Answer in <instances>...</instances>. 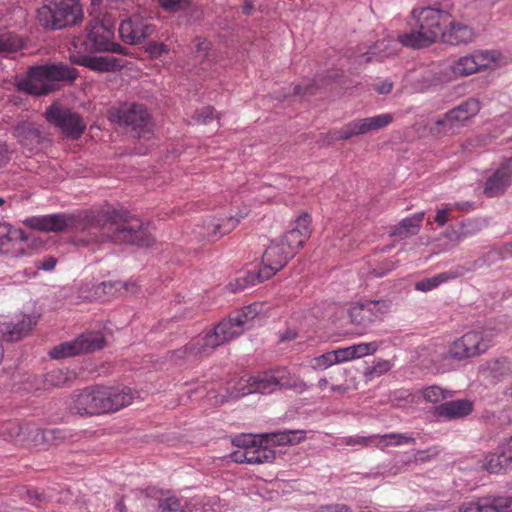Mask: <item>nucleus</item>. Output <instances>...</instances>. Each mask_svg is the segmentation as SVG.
<instances>
[{
    "instance_id": "22",
    "label": "nucleus",
    "mask_w": 512,
    "mask_h": 512,
    "mask_svg": "<svg viewBox=\"0 0 512 512\" xmlns=\"http://www.w3.org/2000/svg\"><path fill=\"white\" fill-rule=\"evenodd\" d=\"M424 219V212H419L407 217L391 228L390 235L399 239H406L418 234L421 223Z\"/></svg>"
},
{
    "instance_id": "31",
    "label": "nucleus",
    "mask_w": 512,
    "mask_h": 512,
    "mask_svg": "<svg viewBox=\"0 0 512 512\" xmlns=\"http://www.w3.org/2000/svg\"><path fill=\"white\" fill-rule=\"evenodd\" d=\"M450 69L455 77H465L479 71L473 54L460 57L458 60L453 62Z\"/></svg>"
},
{
    "instance_id": "32",
    "label": "nucleus",
    "mask_w": 512,
    "mask_h": 512,
    "mask_svg": "<svg viewBox=\"0 0 512 512\" xmlns=\"http://www.w3.org/2000/svg\"><path fill=\"white\" fill-rule=\"evenodd\" d=\"M203 354V347L201 346V340H192L183 347L174 350L171 353L170 358L176 363L182 360H186L190 357H196Z\"/></svg>"
},
{
    "instance_id": "35",
    "label": "nucleus",
    "mask_w": 512,
    "mask_h": 512,
    "mask_svg": "<svg viewBox=\"0 0 512 512\" xmlns=\"http://www.w3.org/2000/svg\"><path fill=\"white\" fill-rule=\"evenodd\" d=\"M459 276L457 272H443L437 275H434L430 278H425L418 281L415 284V289L418 291L427 292L439 286L441 283H444L450 279H455Z\"/></svg>"
},
{
    "instance_id": "14",
    "label": "nucleus",
    "mask_w": 512,
    "mask_h": 512,
    "mask_svg": "<svg viewBox=\"0 0 512 512\" xmlns=\"http://www.w3.org/2000/svg\"><path fill=\"white\" fill-rule=\"evenodd\" d=\"M273 370L265 371L256 376H252L247 380V384L241 387H235L230 393L233 398H239L252 393H270L277 387L275 384Z\"/></svg>"
},
{
    "instance_id": "28",
    "label": "nucleus",
    "mask_w": 512,
    "mask_h": 512,
    "mask_svg": "<svg viewBox=\"0 0 512 512\" xmlns=\"http://www.w3.org/2000/svg\"><path fill=\"white\" fill-rule=\"evenodd\" d=\"M140 19L131 18L122 21L119 27L121 39L127 44H139L143 41V33L139 30Z\"/></svg>"
},
{
    "instance_id": "1",
    "label": "nucleus",
    "mask_w": 512,
    "mask_h": 512,
    "mask_svg": "<svg viewBox=\"0 0 512 512\" xmlns=\"http://www.w3.org/2000/svg\"><path fill=\"white\" fill-rule=\"evenodd\" d=\"M23 224L40 232H73V244L83 247L105 242L150 247L155 242L144 223L126 210L104 211L84 218L66 213L32 216Z\"/></svg>"
},
{
    "instance_id": "20",
    "label": "nucleus",
    "mask_w": 512,
    "mask_h": 512,
    "mask_svg": "<svg viewBox=\"0 0 512 512\" xmlns=\"http://www.w3.org/2000/svg\"><path fill=\"white\" fill-rule=\"evenodd\" d=\"M449 28L444 30L442 40L450 45L468 44L474 41L476 33L473 27L449 19Z\"/></svg>"
},
{
    "instance_id": "2",
    "label": "nucleus",
    "mask_w": 512,
    "mask_h": 512,
    "mask_svg": "<svg viewBox=\"0 0 512 512\" xmlns=\"http://www.w3.org/2000/svg\"><path fill=\"white\" fill-rule=\"evenodd\" d=\"M134 400L128 387L89 386L75 390L70 397L69 409L81 416H95L116 412Z\"/></svg>"
},
{
    "instance_id": "5",
    "label": "nucleus",
    "mask_w": 512,
    "mask_h": 512,
    "mask_svg": "<svg viewBox=\"0 0 512 512\" xmlns=\"http://www.w3.org/2000/svg\"><path fill=\"white\" fill-rule=\"evenodd\" d=\"M83 18L78 0H43L37 10V20L45 29L61 30L78 24Z\"/></svg>"
},
{
    "instance_id": "43",
    "label": "nucleus",
    "mask_w": 512,
    "mask_h": 512,
    "mask_svg": "<svg viewBox=\"0 0 512 512\" xmlns=\"http://www.w3.org/2000/svg\"><path fill=\"white\" fill-rule=\"evenodd\" d=\"M232 320H223L216 326V331L222 336V341L228 342L243 333V329L235 327Z\"/></svg>"
},
{
    "instance_id": "33",
    "label": "nucleus",
    "mask_w": 512,
    "mask_h": 512,
    "mask_svg": "<svg viewBox=\"0 0 512 512\" xmlns=\"http://www.w3.org/2000/svg\"><path fill=\"white\" fill-rule=\"evenodd\" d=\"M71 379L69 372L64 369H52L42 377L43 388L51 389L55 387H62Z\"/></svg>"
},
{
    "instance_id": "12",
    "label": "nucleus",
    "mask_w": 512,
    "mask_h": 512,
    "mask_svg": "<svg viewBox=\"0 0 512 512\" xmlns=\"http://www.w3.org/2000/svg\"><path fill=\"white\" fill-rule=\"evenodd\" d=\"M481 110V102L476 98H469L458 106L448 111L442 119L436 121L437 126H442L445 133H453L458 124H463L476 116Z\"/></svg>"
},
{
    "instance_id": "46",
    "label": "nucleus",
    "mask_w": 512,
    "mask_h": 512,
    "mask_svg": "<svg viewBox=\"0 0 512 512\" xmlns=\"http://www.w3.org/2000/svg\"><path fill=\"white\" fill-rule=\"evenodd\" d=\"M392 367L389 360L379 359L375 361L374 365L365 368L364 376L371 379L374 376H380L387 373Z\"/></svg>"
},
{
    "instance_id": "8",
    "label": "nucleus",
    "mask_w": 512,
    "mask_h": 512,
    "mask_svg": "<svg viewBox=\"0 0 512 512\" xmlns=\"http://www.w3.org/2000/svg\"><path fill=\"white\" fill-rule=\"evenodd\" d=\"M45 118L65 136L72 139L80 138L86 129V124L78 113L68 108H63L57 103L50 105L46 109Z\"/></svg>"
},
{
    "instance_id": "26",
    "label": "nucleus",
    "mask_w": 512,
    "mask_h": 512,
    "mask_svg": "<svg viewBox=\"0 0 512 512\" xmlns=\"http://www.w3.org/2000/svg\"><path fill=\"white\" fill-rule=\"evenodd\" d=\"M273 374L276 379V387L279 389H295L299 392L307 389V385L299 377L292 375L285 367L273 369Z\"/></svg>"
},
{
    "instance_id": "56",
    "label": "nucleus",
    "mask_w": 512,
    "mask_h": 512,
    "mask_svg": "<svg viewBox=\"0 0 512 512\" xmlns=\"http://www.w3.org/2000/svg\"><path fill=\"white\" fill-rule=\"evenodd\" d=\"M378 437L380 438L381 441H386L387 439H394L395 442L393 444L395 446H399L405 443H415V438L401 433H390L385 435H379Z\"/></svg>"
},
{
    "instance_id": "54",
    "label": "nucleus",
    "mask_w": 512,
    "mask_h": 512,
    "mask_svg": "<svg viewBox=\"0 0 512 512\" xmlns=\"http://www.w3.org/2000/svg\"><path fill=\"white\" fill-rule=\"evenodd\" d=\"M145 51L150 55L151 58H157L163 54L168 53L169 48L164 43L151 41L146 45Z\"/></svg>"
},
{
    "instance_id": "38",
    "label": "nucleus",
    "mask_w": 512,
    "mask_h": 512,
    "mask_svg": "<svg viewBox=\"0 0 512 512\" xmlns=\"http://www.w3.org/2000/svg\"><path fill=\"white\" fill-rule=\"evenodd\" d=\"M250 464H262L272 462L275 459V451L262 445H251L248 448Z\"/></svg>"
},
{
    "instance_id": "61",
    "label": "nucleus",
    "mask_w": 512,
    "mask_h": 512,
    "mask_svg": "<svg viewBox=\"0 0 512 512\" xmlns=\"http://www.w3.org/2000/svg\"><path fill=\"white\" fill-rule=\"evenodd\" d=\"M230 457H231L232 461H234L236 463L250 464L248 449H239L237 451H234L233 453H231Z\"/></svg>"
},
{
    "instance_id": "59",
    "label": "nucleus",
    "mask_w": 512,
    "mask_h": 512,
    "mask_svg": "<svg viewBox=\"0 0 512 512\" xmlns=\"http://www.w3.org/2000/svg\"><path fill=\"white\" fill-rule=\"evenodd\" d=\"M332 352L334 354L336 364L355 359L352 352V346L333 350Z\"/></svg>"
},
{
    "instance_id": "25",
    "label": "nucleus",
    "mask_w": 512,
    "mask_h": 512,
    "mask_svg": "<svg viewBox=\"0 0 512 512\" xmlns=\"http://www.w3.org/2000/svg\"><path fill=\"white\" fill-rule=\"evenodd\" d=\"M348 313L351 322L359 328V333H363L372 323H374L371 309L368 307L367 301L365 303L353 304Z\"/></svg>"
},
{
    "instance_id": "64",
    "label": "nucleus",
    "mask_w": 512,
    "mask_h": 512,
    "mask_svg": "<svg viewBox=\"0 0 512 512\" xmlns=\"http://www.w3.org/2000/svg\"><path fill=\"white\" fill-rule=\"evenodd\" d=\"M321 509L324 512H350L351 511V508L345 504L326 505V506H322Z\"/></svg>"
},
{
    "instance_id": "27",
    "label": "nucleus",
    "mask_w": 512,
    "mask_h": 512,
    "mask_svg": "<svg viewBox=\"0 0 512 512\" xmlns=\"http://www.w3.org/2000/svg\"><path fill=\"white\" fill-rule=\"evenodd\" d=\"M482 468L489 473H502L512 469V454L503 452L500 454H491L485 458Z\"/></svg>"
},
{
    "instance_id": "52",
    "label": "nucleus",
    "mask_w": 512,
    "mask_h": 512,
    "mask_svg": "<svg viewBox=\"0 0 512 512\" xmlns=\"http://www.w3.org/2000/svg\"><path fill=\"white\" fill-rule=\"evenodd\" d=\"M333 364H336V362L334 359L333 352L330 351V352L322 354L318 357H315L312 362V367L314 369L323 370V369H327L328 367L332 366Z\"/></svg>"
},
{
    "instance_id": "60",
    "label": "nucleus",
    "mask_w": 512,
    "mask_h": 512,
    "mask_svg": "<svg viewBox=\"0 0 512 512\" xmlns=\"http://www.w3.org/2000/svg\"><path fill=\"white\" fill-rule=\"evenodd\" d=\"M233 443L241 449H248L251 445H255L256 441L253 435H242L234 439Z\"/></svg>"
},
{
    "instance_id": "13",
    "label": "nucleus",
    "mask_w": 512,
    "mask_h": 512,
    "mask_svg": "<svg viewBox=\"0 0 512 512\" xmlns=\"http://www.w3.org/2000/svg\"><path fill=\"white\" fill-rule=\"evenodd\" d=\"M26 440L34 447L48 449L65 442L67 435L59 428L27 427Z\"/></svg>"
},
{
    "instance_id": "44",
    "label": "nucleus",
    "mask_w": 512,
    "mask_h": 512,
    "mask_svg": "<svg viewBox=\"0 0 512 512\" xmlns=\"http://www.w3.org/2000/svg\"><path fill=\"white\" fill-rule=\"evenodd\" d=\"M368 307L371 309L372 319L374 322L382 320L385 315L390 312L391 302L389 300H369Z\"/></svg>"
},
{
    "instance_id": "19",
    "label": "nucleus",
    "mask_w": 512,
    "mask_h": 512,
    "mask_svg": "<svg viewBox=\"0 0 512 512\" xmlns=\"http://www.w3.org/2000/svg\"><path fill=\"white\" fill-rule=\"evenodd\" d=\"M474 404L469 399H457L447 401L433 408V413L437 417L448 420L467 417L473 412Z\"/></svg>"
},
{
    "instance_id": "9",
    "label": "nucleus",
    "mask_w": 512,
    "mask_h": 512,
    "mask_svg": "<svg viewBox=\"0 0 512 512\" xmlns=\"http://www.w3.org/2000/svg\"><path fill=\"white\" fill-rule=\"evenodd\" d=\"M111 119L120 125L131 127L137 137H145L150 132V115L143 105L124 104L112 114Z\"/></svg>"
},
{
    "instance_id": "3",
    "label": "nucleus",
    "mask_w": 512,
    "mask_h": 512,
    "mask_svg": "<svg viewBox=\"0 0 512 512\" xmlns=\"http://www.w3.org/2000/svg\"><path fill=\"white\" fill-rule=\"evenodd\" d=\"M451 15L449 12L432 7L414 9L411 13V31L399 35L402 46L420 49L429 47L443 37L444 26Z\"/></svg>"
},
{
    "instance_id": "4",
    "label": "nucleus",
    "mask_w": 512,
    "mask_h": 512,
    "mask_svg": "<svg viewBox=\"0 0 512 512\" xmlns=\"http://www.w3.org/2000/svg\"><path fill=\"white\" fill-rule=\"evenodd\" d=\"M77 76L75 68L63 63L32 66L25 76L16 78L15 86L20 92L42 96L54 90L53 82L74 81Z\"/></svg>"
},
{
    "instance_id": "23",
    "label": "nucleus",
    "mask_w": 512,
    "mask_h": 512,
    "mask_svg": "<svg viewBox=\"0 0 512 512\" xmlns=\"http://www.w3.org/2000/svg\"><path fill=\"white\" fill-rule=\"evenodd\" d=\"M73 62L98 72H110L118 68V60L114 57L78 56Z\"/></svg>"
},
{
    "instance_id": "7",
    "label": "nucleus",
    "mask_w": 512,
    "mask_h": 512,
    "mask_svg": "<svg viewBox=\"0 0 512 512\" xmlns=\"http://www.w3.org/2000/svg\"><path fill=\"white\" fill-rule=\"evenodd\" d=\"M494 336V329L467 332L453 342L450 354L460 360L476 357L488 350Z\"/></svg>"
},
{
    "instance_id": "29",
    "label": "nucleus",
    "mask_w": 512,
    "mask_h": 512,
    "mask_svg": "<svg viewBox=\"0 0 512 512\" xmlns=\"http://www.w3.org/2000/svg\"><path fill=\"white\" fill-rule=\"evenodd\" d=\"M87 38L91 42L92 47L96 51H103L107 49V45L110 41V31L105 26L96 21L87 33Z\"/></svg>"
},
{
    "instance_id": "48",
    "label": "nucleus",
    "mask_w": 512,
    "mask_h": 512,
    "mask_svg": "<svg viewBox=\"0 0 512 512\" xmlns=\"http://www.w3.org/2000/svg\"><path fill=\"white\" fill-rule=\"evenodd\" d=\"M311 222V216L308 213H303L295 220V226L292 229L310 238L312 233Z\"/></svg>"
},
{
    "instance_id": "53",
    "label": "nucleus",
    "mask_w": 512,
    "mask_h": 512,
    "mask_svg": "<svg viewBox=\"0 0 512 512\" xmlns=\"http://www.w3.org/2000/svg\"><path fill=\"white\" fill-rule=\"evenodd\" d=\"M158 2L168 12H176L190 5V0H158Z\"/></svg>"
},
{
    "instance_id": "24",
    "label": "nucleus",
    "mask_w": 512,
    "mask_h": 512,
    "mask_svg": "<svg viewBox=\"0 0 512 512\" xmlns=\"http://www.w3.org/2000/svg\"><path fill=\"white\" fill-rule=\"evenodd\" d=\"M480 371L496 382H501L512 375L511 364L504 358L486 362L480 367Z\"/></svg>"
},
{
    "instance_id": "15",
    "label": "nucleus",
    "mask_w": 512,
    "mask_h": 512,
    "mask_svg": "<svg viewBox=\"0 0 512 512\" xmlns=\"http://www.w3.org/2000/svg\"><path fill=\"white\" fill-rule=\"evenodd\" d=\"M38 323V316L25 314L17 321L5 322L0 332L8 342H16L28 336Z\"/></svg>"
},
{
    "instance_id": "63",
    "label": "nucleus",
    "mask_w": 512,
    "mask_h": 512,
    "mask_svg": "<svg viewBox=\"0 0 512 512\" xmlns=\"http://www.w3.org/2000/svg\"><path fill=\"white\" fill-rule=\"evenodd\" d=\"M374 438L373 437H363V436H358V437H349L347 439H345V444L347 446H353V445H360V446H367L368 443Z\"/></svg>"
},
{
    "instance_id": "21",
    "label": "nucleus",
    "mask_w": 512,
    "mask_h": 512,
    "mask_svg": "<svg viewBox=\"0 0 512 512\" xmlns=\"http://www.w3.org/2000/svg\"><path fill=\"white\" fill-rule=\"evenodd\" d=\"M401 44L399 42V37L397 40H381L377 41L373 47L369 49V51L359 55L357 57V61L359 64H367L369 63L373 57H378L379 59L393 56L397 53V47Z\"/></svg>"
},
{
    "instance_id": "10",
    "label": "nucleus",
    "mask_w": 512,
    "mask_h": 512,
    "mask_svg": "<svg viewBox=\"0 0 512 512\" xmlns=\"http://www.w3.org/2000/svg\"><path fill=\"white\" fill-rule=\"evenodd\" d=\"M393 121L389 113L379 114L373 117L357 119L344 125L332 133V140H349L352 137L364 135L371 131L388 126Z\"/></svg>"
},
{
    "instance_id": "51",
    "label": "nucleus",
    "mask_w": 512,
    "mask_h": 512,
    "mask_svg": "<svg viewBox=\"0 0 512 512\" xmlns=\"http://www.w3.org/2000/svg\"><path fill=\"white\" fill-rule=\"evenodd\" d=\"M378 350V344L376 342L360 343L352 345V352L354 358H361L367 355H371Z\"/></svg>"
},
{
    "instance_id": "18",
    "label": "nucleus",
    "mask_w": 512,
    "mask_h": 512,
    "mask_svg": "<svg viewBox=\"0 0 512 512\" xmlns=\"http://www.w3.org/2000/svg\"><path fill=\"white\" fill-rule=\"evenodd\" d=\"M13 135L29 150L38 147L47 139L40 127L30 121H21L13 127Z\"/></svg>"
},
{
    "instance_id": "58",
    "label": "nucleus",
    "mask_w": 512,
    "mask_h": 512,
    "mask_svg": "<svg viewBox=\"0 0 512 512\" xmlns=\"http://www.w3.org/2000/svg\"><path fill=\"white\" fill-rule=\"evenodd\" d=\"M318 89V86L313 80L312 82H309L305 85H296L293 89L294 95H301V96H307V95H314Z\"/></svg>"
},
{
    "instance_id": "62",
    "label": "nucleus",
    "mask_w": 512,
    "mask_h": 512,
    "mask_svg": "<svg viewBox=\"0 0 512 512\" xmlns=\"http://www.w3.org/2000/svg\"><path fill=\"white\" fill-rule=\"evenodd\" d=\"M57 264V259L53 256H50L42 261H38L36 263V267L38 269H42L45 271H52Z\"/></svg>"
},
{
    "instance_id": "37",
    "label": "nucleus",
    "mask_w": 512,
    "mask_h": 512,
    "mask_svg": "<svg viewBox=\"0 0 512 512\" xmlns=\"http://www.w3.org/2000/svg\"><path fill=\"white\" fill-rule=\"evenodd\" d=\"M50 356L55 359L73 357L82 354L81 344L77 338L70 342H64L60 345L55 346L50 351Z\"/></svg>"
},
{
    "instance_id": "39",
    "label": "nucleus",
    "mask_w": 512,
    "mask_h": 512,
    "mask_svg": "<svg viewBox=\"0 0 512 512\" xmlns=\"http://www.w3.org/2000/svg\"><path fill=\"white\" fill-rule=\"evenodd\" d=\"M78 298L82 301L93 302L101 299L100 283L83 282L78 288Z\"/></svg>"
},
{
    "instance_id": "47",
    "label": "nucleus",
    "mask_w": 512,
    "mask_h": 512,
    "mask_svg": "<svg viewBox=\"0 0 512 512\" xmlns=\"http://www.w3.org/2000/svg\"><path fill=\"white\" fill-rule=\"evenodd\" d=\"M422 395L424 399L430 403H438L447 397L446 391L437 385H432L423 389Z\"/></svg>"
},
{
    "instance_id": "42",
    "label": "nucleus",
    "mask_w": 512,
    "mask_h": 512,
    "mask_svg": "<svg viewBox=\"0 0 512 512\" xmlns=\"http://www.w3.org/2000/svg\"><path fill=\"white\" fill-rule=\"evenodd\" d=\"M22 433L23 426L18 422H7L0 427V436L6 441H19Z\"/></svg>"
},
{
    "instance_id": "45",
    "label": "nucleus",
    "mask_w": 512,
    "mask_h": 512,
    "mask_svg": "<svg viewBox=\"0 0 512 512\" xmlns=\"http://www.w3.org/2000/svg\"><path fill=\"white\" fill-rule=\"evenodd\" d=\"M157 512H178L181 511V502L174 495H162L157 499Z\"/></svg>"
},
{
    "instance_id": "55",
    "label": "nucleus",
    "mask_w": 512,
    "mask_h": 512,
    "mask_svg": "<svg viewBox=\"0 0 512 512\" xmlns=\"http://www.w3.org/2000/svg\"><path fill=\"white\" fill-rule=\"evenodd\" d=\"M215 109L212 106H206L194 114V119L198 124H207L214 118Z\"/></svg>"
},
{
    "instance_id": "6",
    "label": "nucleus",
    "mask_w": 512,
    "mask_h": 512,
    "mask_svg": "<svg viewBox=\"0 0 512 512\" xmlns=\"http://www.w3.org/2000/svg\"><path fill=\"white\" fill-rule=\"evenodd\" d=\"M294 254L285 245L284 242L272 241L266 248L262 256V267L257 273L249 272L243 278H239L235 283H230L232 292L245 289L248 285H255L256 282H262L270 279L280 271L292 258Z\"/></svg>"
},
{
    "instance_id": "41",
    "label": "nucleus",
    "mask_w": 512,
    "mask_h": 512,
    "mask_svg": "<svg viewBox=\"0 0 512 512\" xmlns=\"http://www.w3.org/2000/svg\"><path fill=\"white\" fill-rule=\"evenodd\" d=\"M23 46L22 40L13 33L0 35V54L17 52Z\"/></svg>"
},
{
    "instance_id": "16",
    "label": "nucleus",
    "mask_w": 512,
    "mask_h": 512,
    "mask_svg": "<svg viewBox=\"0 0 512 512\" xmlns=\"http://www.w3.org/2000/svg\"><path fill=\"white\" fill-rule=\"evenodd\" d=\"M463 512H512V496H486L463 506Z\"/></svg>"
},
{
    "instance_id": "34",
    "label": "nucleus",
    "mask_w": 512,
    "mask_h": 512,
    "mask_svg": "<svg viewBox=\"0 0 512 512\" xmlns=\"http://www.w3.org/2000/svg\"><path fill=\"white\" fill-rule=\"evenodd\" d=\"M266 439H269L272 443L277 445H295L304 439L303 431L288 430L283 432H276L265 435Z\"/></svg>"
},
{
    "instance_id": "17",
    "label": "nucleus",
    "mask_w": 512,
    "mask_h": 512,
    "mask_svg": "<svg viewBox=\"0 0 512 512\" xmlns=\"http://www.w3.org/2000/svg\"><path fill=\"white\" fill-rule=\"evenodd\" d=\"M512 177V158L506 160L501 166L490 176L484 187V194L487 197L498 196L507 189Z\"/></svg>"
},
{
    "instance_id": "30",
    "label": "nucleus",
    "mask_w": 512,
    "mask_h": 512,
    "mask_svg": "<svg viewBox=\"0 0 512 512\" xmlns=\"http://www.w3.org/2000/svg\"><path fill=\"white\" fill-rule=\"evenodd\" d=\"M78 342L81 344L82 354L92 353L102 349L105 346V337L99 331H89L82 333L77 337Z\"/></svg>"
},
{
    "instance_id": "57",
    "label": "nucleus",
    "mask_w": 512,
    "mask_h": 512,
    "mask_svg": "<svg viewBox=\"0 0 512 512\" xmlns=\"http://www.w3.org/2000/svg\"><path fill=\"white\" fill-rule=\"evenodd\" d=\"M193 46L195 52L201 57H205L211 49V43L203 37H196L193 40Z\"/></svg>"
},
{
    "instance_id": "50",
    "label": "nucleus",
    "mask_w": 512,
    "mask_h": 512,
    "mask_svg": "<svg viewBox=\"0 0 512 512\" xmlns=\"http://www.w3.org/2000/svg\"><path fill=\"white\" fill-rule=\"evenodd\" d=\"M475 62H477L478 70L487 68L491 63L495 62L496 57L491 51H475L473 53Z\"/></svg>"
},
{
    "instance_id": "49",
    "label": "nucleus",
    "mask_w": 512,
    "mask_h": 512,
    "mask_svg": "<svg viewBox=\"0 0 512 512\" xmlns=\"http://www.w3.org/2000/svg\"><path fill=\"white\" fill-rule=\"evenodd\" d=\"M222 336L216 331V327L213 331L206 334V336L201 340V346L203 347V353H205L207 348L215 349L218 346L225 343L222 341Z\"/></svg>"
},
{
    "instance_id": "11",
    "label": "nucleus",
    "mask_w": 512,
    "mask_h": 512,
    "mask_svg": "<svg viewBox=\"0 0 512 512\" xmlns=\"http://www.w3.org/2000/svg\"><path fill=\"white\" fill-rule=\"evenodd\" d=\"M239 221V218L233 216L224 218L211 216L206 218L201 225H197L192 232L197 240L215 242L234 230Z\"/></svg>"
},
{
    "instance_id": "40",
    "label": "nucleus",
    "mask_w": 512,
    "mask_h": 512,
    "mask_svg": "<svg viewBox=\"0 0 512 512\" xmlns=\"http://www.w3.org/2000/svg\"><path fill=\"white\" fill-rule=\"evenodd\" d=\"M309 239V237L301 235L296 230L290 229L281 239V242H284V245L292 251L293 254L296 251L303 247L304 243Z\"/></svg>"
},
{
    "instance_id": "36",
    "label": "nucleus",
    "mask_w": 512,
    "mask_h": 512,
    "mask_svg": "<svg viewBox=\"0 0 512 512\" xmlns=\"http://www.w3.org/2000/svg\"><path fill=\"white\" fill-rule=\"evenodd\" d=\"M101 299L105 297H114L120 293L123 289L131 290L135 293L138 288L134 283H127L121 281H103L100 283Z\"/></svg>"
}]
</instances>
